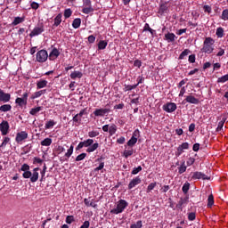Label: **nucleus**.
I'll return each instance as SVG.
<instances>
[{
  "label": "nucleus",
  "mask_w": 228,
  "mask_h": 228,
  "mask_svg": "<svg viewBox=\"0 0 228 228\" xmlns=\"http://www.w3.org/2000/svg\"><path fill=\"white\" fill-rule=\"evenodd\" d=\"M190 63H195V54H191L189 56Z\"/></svg>",
  "instance_id": "nucleus-64"
},
{
  "label": "nucleus",
  "mask_w": 228,
  "mask_h": 228,
  "mask_svg": "<svg viewBox=\"0 0 228 228\" xmlns=\"http://www.w3.org/2000/svg\"><path fill=\"white\" fill-rule=\"evenodd\" d=\"M24 140H28V133L26 131L17 133L15 142L17 143H22Z\"/></svg>",
  "instance_id": "nucleus-10"
},
{
  "label": "nucleus",
  "mask_w": 228,
  "mask_h": 228,
  "mask_svg": "<svg viewBox=\"0 0 228 228\" xmlns=\"http://www.w3.org/2000/svg\"><path fill=\"white\" fill-rule=\"evenodd\" d=\"M185 101H186V102H189L190 104H199V99H197L191 95L186 96Z\"/></svg>",
  "instance_id": "nucleus-23"
},
{
  "label": "nucleus",
  "mask_w": 228,
  "mask_h": 228,
  "mask_svg": "<svg viewBox=\"0 0 228 228\" xmlns=\"http://www.w3.org/2000/svg\"><path fill=\"white\" fill-rule=\"evenodd\" d=\"M226 81H228V74L217 79V83H226Z\"/></svg>",
  "instance_id": "nucleus-49"
},
{
  "label": "nucleus",
  "mask_w": 228,
  "mask_h": 228,
  "mask_svg": "<svg viewBox=\"0 0 228 228\" xmlns=\"http://www.w3.org/2000/svg\"><path fill=\"white\" fill-rule=\"evenodd\" d=\"M51 143H53V139H51V138H45V140H43L41 142V145L43 147H49L51 145Z\"/></svg>",
  "instance_id": "nucleus-32"
},
{
  "label": "nucleus",
  "mask_w": 228,
  "mask_h": 228,
  "mask_svg": "<svg viewBox=\"0 0 228 228\" xmlns=\"http://www.w3.org/2000/svg\"><path fill=\"white\" fill-rule=\"evenodd\" d=\"M84 204L87 207V208H94V209H96L97 208V204L95 202H94V200H90V199H85L84 200Z\"/></svg>",
  "instance_id": "nucleus-20"
},
{
  "label": "nucleus",
  "mask_w": 228,
  "mask_h": 228,
  "mask_svg": "<svg viewBox=\"0 0 228 228\" xmlns=\"http://www.w3.org/2000/svg\"><path fill=\"white\" fill-rule=\"evenodd\" d=\"M74 152V145H71L68 151L65 153L66 158H70Z\"/></svg>",
  "instance_id": "nucleus-44"
},
{
  "label": "nucleus",
  "mask_w": 228,
  "mask_h": 228,
  "mask_svg": "<svg viewBox=\"0 0 228 228\" xmlns=\"http://www.w3.org/2000/svg\"><path fill=\"white\" fill-rule=\"evenodd\" d=\"M39 111H42V107H36L29 110V115H37V113H39Z\"/></svg>",
  "instance_id": "nucleus-36"
},
{
  "label": "nucleus",
  "mask_w": 228,
  "mask_h": 228,
  "mask_svg": "<svg viewBox=\"0 0 228 228\" xmlns=\"http://www.w3.org/2000/svg\"><path fill=\"white\" fill-rule=\"evenodd\" d=\"M12 110V105L10 104H4L0 106V111H3L4 113H6V111Z\"/></svg>",
  "instance_id": "nucleus-31"
},
{
  "label": "nucleus",
  "mask_w": 228,
  "mask_h": 228,
  "mask_svg": "<svg viewBox=\"0 0 228 228\" xmlns=\"http://www.w3.org/2000/svg\"><path fill=\"white\" fill-rule=\"evenodd\" d=\"M221 19L223 20H228V9L223 11Z\"/></svg>",
  "instance_id": "nucleus-47"
},
{
  "label": "nucleus",
  "mask_w": 228,
  "mask_h": 228,
  "mask_svg": "<svg viewBox=\"0 0 228 228\" xmlns=\"http://www.w3.org/2000/svg\"><path fill=\"white\" fill-rule=\"evenodd\" d=\"M102 168H104V162H101L100 165H99V167H97L96 168H94V169L93 170V172H94V174H98V172H99L100 170H102Z\"/></svg>",
  "instance_id": "nucleus-46"
},
{
  "label": "nucleus",
  "mask_w": 228,
  "mask_h": 228,
  "mask_svg": "<svg viewBox=\"0 0 228 228\" xmlns=\"http://www.w3.org/2000/svg\"><path fill=\"white\" fill-rule=\"evenodd\" d=\"M110 113V109H96L94 111V117H104Z\"/></svg>",
  "instance_id": "nucleus-14"
},
{
  "label": "nucleus",
  "mask_w": 228,
  "mask_h": 228,
  "mask_svg": "<svg viewBox=\"0 0 228 228\" xmlns=\"http://www.w3.org/2000/svg\"><path fill=\"white\" fill-rule=\"evenodd\" d=\"M193 163H195V159L193 158H189L187 160V167H191V165H193Z\"/></svg>",
  "instance_id": "nucleus-60"
},
{
  "label": "nucleus",
  "mask_w": 228,
  "mask_h": 228,
  "mask_svg": "<svg viewBox=\"0 0 228 228\" xmlns=\"http://www.w3.org/2000/svg\"><path fill=\"white\" fill-rule=\"evenodd\" d=\"M162 108L167 113H174L177 110V105L174 102H167Z\"/></svg>",
  "instance_id": "nucleus-9"
},
{
  "label": "nucleus",
  "mask_w": 228,
  "mask_h": 228,
  "mask_svg": "<svg viewBox=\"0 0 228 228\" xmlns=\"http://www.w3.org/2000/svg\"><path fill=\"white\" fill-rule=\"evenodd\" d=\"M213 51H215V39H213V37H206L203 42L201 53H205V54H211Z\"/></svg>",
  "instance_id": "nucleus-3"
},
{
  "label": "nucleus",
  "mask_w": 228,
  "mask_h": 228,
  "mask_svg": "<svg viewBox=\"0 0 228 228\" xmlns=\"http://www.w3.org/2000/svg\"><path fill=\"white\" fill-rule=\"evenodd\" d=\"M63 17V14L59 13L55 18H54V23L53 26L58 27L60 24H61V18Z\"/></svg>",
  "instance_id": "nucleus-29"
},
{
  "label": "nucleus",
  "mask_w": 228,
  "mask_h": 228,
  "mask_svg": "<svg viewBox=\"0 0 228 228\" xmlns=\"http://www.w3.org/2000/svg\"><path fill=\"white\" fill-rule=\"evenodd\" d=\"M83 147H86V152H95L97 149H99V143L94 142V139H87L84 142H80L76 148V151H80V149H83Z\"/></svg>",
  "instance_id": "nucleus-2"
},
{
  "label": "nucleus",
  "mask_w": 228,
  "mask_h": 228,
  "mask_svg": "<svg viewBox=\"0 0 228 228\" xmlns=\"http://www.w3.org/2000/svg\"><path fill=\"white\" fill-rule=\"evenodd\" d=\"M38 170H40V167H35L31 173L28 164H23L20 167V171L23 172L22 177L24 179H30V183H37L38 181Z\"/></svg>",
  "instance_id": "nucleus-1"
},
{
  "label": "nucleus",
  "mask_w": 228,
  "mask_h": 228,
  "mask_svg": "<svg viewBox=\"0 0 228 228\" xmlns=\"http://www.w3.org/2000/svg\"><path fill=\"white\" fill-rule=\"evenodd\" d=\"M144 31H150L151 35H154V29L151 28V26H149V23H146L144 25Z\"/></svg>",
  "instance_id": "nucleus-55"
},
{
  "label": "nucleus",
  "mask_w": 228,
  "mask_h": 228,
  "mask_svg": "<svg viewBox=\"0 0 228 228\" xmlns=\"http://www.w3.org/2000/svg\"><path fill=\"white\" fill-rule=\"evenodd\" d=\"M216 35L218 38H222V37H224V28L222 27L217 28Z\"/></svg>",
  "instance_id": "nucleus-43"
},
{
  "label": "nucleus",
  "mask_w": 228,
  "mask_h": 228,
  "mask_svg": "<svg viewBox=\"0 0 228 228\" xmlns=\"http://www.w3.org/2000/svg\"><path fill=\"white\" fill-rule=\"evenodd\" d=\"M134 150L133 148H129L128 150H125L123 152L124 158L127 159L129 156H133Z\"/></svg>",
  "instance_id": "nucleus-28"
},
{
  "label": "nucleus",
  "mask_w": 228,
  "mask_h": 228,
  "mask_svg": "<svg viewBox=\"0 0 228 228\" xmlns=\"http://www.w3.org/2000/svg\"><path fill=\"white\" fill-rule=\"evenodd\" d=\"M183 193H188L190 190V183H185L182 188Z\"/></svg>",
  "instance_id": "nucleus-51"
},
{
  "label": "nucleus",
  "mask_w": 228,
  "mask_h": 228,
  "mask_svg": "<svg viewBox=\"0 0 228 228\" xmlns=\"http://www.w3.org/2000/svg\"><path fill=\"white\" fill-rule=\"evenodd\" d=\"M45 92H46V90L37 91L31 95L30 99H32V100L38 99V97H42V95H44V94H45Z\"/></svg>",
  "instance_id": "nucleus-25"
},
{
  "label": "nucleus",
  "mask_w": 228,
  "mask_h": 228,
  "mask_svg": "<svg viewBox=\"0 0 228 228\" xmlns=\"http://www.w3.org/2000/svg\"><path fill=\"white\" fill-rule=\"evenodd\" d=\"M54 126H56V122L51 119L45 123V129H52V127H54Z\"/></svg>",
  "instance_id": "nucleus-33"
},
{
  "label": "nucleus",
  "mask_w": 228,
  "mask_h": 228,
  "mask_svg": "<svg viewBox=\"0 0 228 228\" xmlns=\"http://www.w3.org/2000/svg\"><path fill=\"white\" fill-rule=\"evenodd\" d=\"M12 95L0 89V102H10Z\"/></svg>",
  "instance_id": "nucleus-13"
},
{
  "label": "nucleus",
  "mask_w": 228,
  "mask_h": 228,
  "mask_svg": "<svg viewBox=\"0 0 228 228\" xmlns=\"http://www.w3.org/2000/svg\"><path fill=\"white\" fill-rule=\"evenodd\" d=\"M71 15H72V10L66 9L64 11V17H65V19H69V17H71Z\"/></svg>",
  "instance_id": "nucleus-50"
},
{
  "label": "nucleus",
  "mask_w": 228,
  "mask_h": 228,
  "mask_svg": "<svg viewBox=\"0 0 228 228\" xmlns=\"http://www.w3.org/2000/svg\"><path fill=\"white\" fill-rule=\"evenodd\" d=\"M26 20L24 16L22 17H15L13 21L12 22V26H19V24H22Z\"/></svg>",
  "instance_id": "nucleus-21"
},
{
  "label": "nucleus",
  "mask_w": 228,
  "mask_h": 228,
  "mask_svg": "<svg viewBox=\"0 0 228 228\" xmlns=\"http://www.w3.org/2000/svg\"><path fill=\"white\" fill-rule=\"evenodd\" d=\"M60 56V51L58 48H53L52 52L50 53L49 59L50 60H56Z\"/></svg>",
  "instance_id": "nucleus-22"
},
{
  "label": "nucleus",
  "mask_w": 228,
  "mask_h": 228,
  "mask_svg": "<svg viewBox=\"0 0 228 228\" xmlns=\"http://www.w3.org/2000/svg\"><path fill=\"white\" fill-rule=\"evenodd\" d=\"M139 172H142V166H139L138 167H134L132 170V175H136V174H138Z\"/></svg>",
  "instance_id": "nucleus-54"
},
{
  "label": "nucleus",
  "mask_w": 228,
  "mask_h": 228,
  "mask_svg": "<svg viewBox=\"0 0 228 228\" xmlns=\"http://www.w3.org/2000/svg\"><path fill=\"white\" fill-rule=\"evenodd\" d=\"M115 133H117V126L115 124H113L110 126H109L110 136H113V134H115Z\"/></svg>",
  "instance_id": "nucleus-35"
},
{
  "label": "nucleus",
  "mask_w": 228,
  "mask_h": 228,
  "mask_svg": "<svg viewBox=\"0 0 228 228\" xmlns=\"http://www.w3.org/2000/svg\"><path fill=\"white\" fill-rule=\"evenodd\" d=\"M183 204H188V199H181L178 202V206H183Z\"/></svg>",
  "instance_id": "nucleus-63"
},
{
  "label": "nucleus",
  "mask_w": 228,
  "mask_h": 228,
  "mask_svg": "<svg viewBox=\"0 0 228 228\" xmlns=\"http://www.w3.org/2000/svg\"><path fill=\"white\" fill-rule=\"evenodd\" d=\"M215 204V199L213 197V194H210L208 199V207L211 208Z\"/></svg>",
  "instance_id": "nucleus-40"
},
{
  "label": "nucleus",
  "mask_w": 228,
  "mask_h": 228,
  "mask_svg": "<svg viewBox=\"0 0 228 228\" xmlns=\"http://www.w3.org/2000/svg\"><path fill=\"white\" fill-rule=\"evenodd\" d=\"M74 222V216H68L66 217V224H72Z\"/></svg>",
  "instance_id": "nucleus-58"
},
{
  "label": "nucleus",
  "mask_w": 228,
  "mask_h": 228,
  "mask_svg": "<svg viewBox=\"0 0 228 228\" xmlns=\"http://www.w3.org/2000/svg\"><path fill=\"white\" fill-rule=\"evenodd\" d=\"M83 115H87L86 109H84L80 110V112L73 117V122L75 124H81V118H83Z\"/></svg>",
  "instance_id": "nucleus-12"
},
{
  "label": "nucleus",
  "mask_w": 228,
  "mask_h": 228,
  "mask_svg": "<svg viewBox=\"0 0 228 228\" xmlns=\"http://www.w3.org/2000/svg\"><path fill=\"white\" fill-rule=\"evenodd\" d=\"M87 40L89 42V44H94L95 42V36L91 35L87 37Z\"/></svg>",
  "instance_id": "nucleus-62"
},
{
  "label": "nucleus",
  "mask_w": 228,
  "mask_h": 228,
  "mask_svg": "<svg viewBox=\"0 0 228 228\" xmlns=\"http://www.w3.org/2000/svg\"><path fill=\"white\" fill-rule=\"evenodd\" d=\"M203 10H204V12H205L206 13H211V12H212V8H211V6H209V5H204V6H203Z\"/></svg>",
  "instance_id": "nucleus-57"
},
{
  "label": "nucleus",
  "mask_w": 228,
  "mask_h": 228,
  "mask_svg": "<svg viewBox=\"0 0 228 228\" xmlns=\"http://www.w3.org/2000/svg\"><path fill=\"white\" fill-rule=\"evenodd\" d=\"M156 186H157L156 183H150L146 189L147 193H150V191H152V190H154Z\"/></svg>",
  "instance_id": "nucleus-45"
},
{
  "label": "nucleus",
  "mask_w": 228,
  "mask_h": 228,
  "mask_svg": "<svg viewBox=\"0 0 228 228\" xmlns=\"http://www.w3.org/2000/svg\"><path fill=\"white\" fill-rule=\"evenodd\" d=\"M136 142H138V139L131 137L127 142L128 147H134V145H136Z\"/></svg>",
  "instance_id": "nucleus-41"
},
{
  "label": "nucleus",
  "mask_w": 228,
  "mask_h": 228,
  "mask_svg": "<svg viewBox=\"0 0 228 228\" xmlns=\"http://www.w3.org/2000/svg\"><path fill=\"white\" fill-rule=\"evenodd\" d=\"M190 54V50L189 49H185L179 56L180 60H183L184 56H188Z\"/></svg>",
  "instance_id": "nucleus-48"
},
{
  "label": "nucleus",
  "mask_w": 228,
  "mask_h": 228,
  "mask_svg": "<svg viewBox=\"0 0 228 228\" xmlns=\"http://www.w3.org/2000/svg\"><path fill=\"white\" fill-rule=\"evenodd\" d=\"M107 46H108V41L101 40L98 43L99 51H102V50L106 49Z\"/></svg>",
  "instance_id": "nucleus-30"
},
{
  "label": "nucleus",
  "mask_w": 228,
  "mask_h": 228,
  "mask_svg": "<svg viewBox=\"0 0 228 228\" xmlns=\"http://www.w3.org/2000/svg\"><path fill=\"white\" fill-rule=\"evenodd\" d=\"M15 102L18 106H26L28 104V93H24L22 98H16Z\"/></svg>",
  "instance_id": "nucleus-11"
},
{
  "label": "nucleus",
  "mask_w": 228,
  "mask_h": 228,
  "mask_svg": "<svg viewBox=\"0 0 228 228\" xmlns=\"http://www.w3.org/2000/svg\"><path fill=\"white\" fill-rule=\"evenodd\" d=\"M47 80L40 79L37 82V87L38 89L45 88L47 86Z\"/></svg>",
  "instance_id": "nucleus-26"
},
{
  "label": "nucleus",
  "mask_w": 228,
  "mask_h": 228,
  "mask_svg": "<svg viewBox=\"0 0 228 228\" xmlns=\"http://www.w3.org/2000/svg\"><path fill=\"white\" fill-rule=\"evenodd\" d=\"M137 86H138V84L134 85V86L125 85L124 92H129L131 90H135V88H137Z\"/></svg>",
  "instance_id": "nucleus-37"
},
{
  "label": "nucleus",
  "mask_w": 228,
  "mask_h": 228,
  "mask_svg": "<svg viewBox=\"0 0 228 228\" xmlns=\"http://www.w3.org/2000/svg\"><path fill=\"white\" fill-rule=\"evenodd\" d=\"M190 148V144L188 142H183L178 148L175 152V156H181L183 151H186Z\"/></svg>",
  "instance_id": "nucleus-15"
},
{
  "label": "nucleus",
  "mask_w": 228,
  "mask_h": 228,
  "mask_svg": "<svg viewBox=\"0 0 228 228\" xmlns=\"http://www.w3.org/2000/svg\"><path fill=\"white\" fill-rule=\"evenodd\" d=\"M8 143H10V137H4L3 142L0 145V149H4Z\"/></svg>",
  "instance_id": "nucleus-39"
},
{
  "label": "nucleus",
  "mask_w": 228,
  "mask_h": 228,
  "mask_svg": "<svg viewBox=\"0 0 228 228\" xmlns=\"http://www.w3.org/2000/svg\"><path fill=\"white\" fill-rule=\"evenodd\" d=\"M192 179L194 180L203 179V181H206V180H208L209 177L206 174L197 171L193 173Z\"/></svg>",
  "instance_id": "nucleus-17"
},
{
  "label": "nucleus",
  "mask_w": 228,
  "mask_h": 228,
  "mask_svg": "<svg viewBox=\"0 0 228 228\" xmlns=\"http://www.w3.org/2000/svg\"><path fill=\"white\" fill-rule=\"evenodd\" d=\"M72 79H81L83 77V73L81 71H73L70 74Z\"/></svg>",
  "instance_id": "nucleus-24"
},
{
  "label": "nucleus",
  "mask_w": 228,
  "mask_h": 228,
  "mask_svg": "<svg viewBox=\"0 0 228 228\" xmlns=\"http://www.w3.org/2000/svg\"><path fill=\"white\" fill-rule=\"evenodd\" d=\"M86 158V153H81L78 156H77L75 161H83Z\"/></svg>",
  "instance_id": "nucleus-52"
},
{
  "label": "nucleus",
  "mask_w": 228,
  "mask_h": 228,
  "mask_svg": "<svg viewBox=\"0 0 228 228\" xmlns=\"http://www.w3.org/2000/svg\"><path fill=\"white\" fill-rule=\"evenodd\" d=\"M195 218H196L195 213L191 212L188 215V220H190L191 222H193Z\"/></svg>",
  "instance_id": "nucleus-59"
},
{
  "label": "nucleus",
  "mask_w": 228,
  "mask_h": 228,
  "mask_svg": "<svg viewBox=\"0 0 228 228\" xmlns=\"http://www.w3.org/2000/svg\"><path fill=\"white\" fill-rule=\"evenodd\" d=\"M129 206V203L126 201V200H119L114 208L110 210L111 215H120V213H124L126 208Z\"/></svg>",
  "instance_id": "nucleus-4"
},
{
  "label": "nucleus",
  "mask_w": 228,
  "mask_h": 228,
  "mask_svg": "<svg viewBox=\"0 0 228 228\" xmlns=\"http://www.w3.org/2000/svg\"><path fill=\"white\" fill-rule=\"evenodd\" d=\"M184 172H186V164L183 162L182 165L178 167V173L184 174Z\"/></svg>",
  "instance_id": "nucleus-42"
},
{
  "label": "nucleus",
  "mask_w": 228,
  "mask_h": 228,
  "mask_svg": "<svg viewBox=\"0 0 228 228\" xmlns=\"http://www.w3.org/2000/svg\"><path fill=\"white\" fill-rule=\"evenodd\" d=\"M0 131L3 136H6L10 133V123L6 120H3L0 124Z\"/></svg>",
  "instance_id": "nucleus-8"
},
{
  "label": "nucleus",
  "mask_w": 228,
  "mask_h": 228,
  "mask_svg": "<svg viewBox=\"0 0 228 228\" xmlns=\"http://www.w3.org/2000/svg\"><path fill=\"white\" fill-rule=\"evenodd\" d=\"M95 136H99V132L97 131H91L88 133L89 138H95Z\"/></svg>",
  "instance_id": "nucleus-53"
},
{
  "label": "nucleus",
  "mask_w": 228,
  "mask_h": 228,
  "mask_svg": "<svg viewBox=\"0 0 228 228\" xmlns=\"http://www.w3.org/2000/svg\"><path fill=\"white\" fill-rule=\"evenodd\" d=\"M83 6L82 13L88 15V13H92L94 12V8L92 7V1L90 0H83Z\"/></svg>",
  "instance_id": "nucleus-6"
},
{
  "label": "nucleus",
  "mask_w": 228,
  "mask_h": 228,
  "mask_svg": "<svg viewBox=\"0 0 228 228\" xmlns=\"http://www.w3.org/2000/svg\"><path fill=\"white\" fill-rule=\"evenodd\" d=\"M72 26L74 29H77V28L81 26V19L79 18L75 19L72 22Z\"/></svg>",
  "instance_id": "nucleus-34"
},
{
  "label": "nucleus",
  "mask_w": 228,
  "mask_h": 228,
  "mask_svg": "<svg viewBox=\"0 0 228 228\" xmlns=\"http://www.w3.org/2000/svg\"><path fill=\"white\" fill-rule=\"evenodd\" d=\"M175 38H177V37H175V34L174 33L168 32L167 34L165 35V40H167L168 44L172 42H175Z\"/></svg>",
  "instance_id": "nucleus-18"
},
{
  "label": "nucleus",
  "mask_w": 228,
  "mask_h": 228,
  "mask_svg": "<svg viewBox=\"0 0 228 228\" xmlns=\"http://www.w3.org/2000/svg\"><path fill=\"white\" fill-rule=\"evenodd\" d=\"M168 12V5L167 4H161L159 9V13H167Z\"/></svg>",
  "instance_id": "nucleus-27"
},
{
  "label": "nucleus",
  "mask_w": 228,
  "mask_h": 228,
  "mask_svg": "<svg viewBox=\"0 0 228 228\" xmlns=\"http://www.w3.org/2000/svg\"><path fill=\"white\" fill-rule=\"evenodd\" d=\"M44 33V23H39L37 26L34 28V29L29 34V37H38V35H42Z\"/></svg>",
  "instance_id": "nucleus-7"
},
{
  "label": "nucleus",
  "mask_w": 228,
  "mask_h": 228,
  "mask_svg": "<svg viewBox=\"0 0 228 228\" xmlns=\"http://www.w3.org/2000/svg\"><path fill=\"white\" fill-rule=\"evenodd\" d=\"M142 183V178L140 176L134 177L132 181H130L128 184V190H133V188L138 186Z\"/></svg>",
  "instance_id": "nucleus-16"
},
{
  "label": "nucleus",
  "mask_w": 228,
  "mask_h": 228,
  "mask_svg": "<svg viewBox=\"0 0 228 228\" xmlns=\"http://www.w3.org/2000/svg\"><path fill=\"white\" fill-rule=\"evenodd\" d=\"M47 58H49V53H47L45 50H40L36 54V61H38V63H45Z\"/></svg>",
  "instance_id": "nucleus-5"
},
{
  "label": "nucleus",
  "mask_w": 228,
  "mask_h": 228,
  "mask_svg": "<svg viewBox=\"0 0 228 228\" xmlns=\"http://www.w3.org/2000/svg\"><path fill=\"white\" fill-rule=\"evenodd\" d=\"M143 227V223L142 221H137L130 225V228H142Z\"/></svg>",
  "instance_id": "nucleus-38"
},
{
  "label": "nucleus",
  "mask_w": 228,
  "mask_h": 228,
  "mask_svg": "<svg viewBox=\"0 0 228 228\" xmlns=\"http://www.w3.org/2000/svg\"><path fill=\"white\" fill-rule=\"evenodd\" d=\"M117 142L119 143L120 145L126 143V137L121 136L117 140Z\"/></svg>",
  "instance_id": "nucleus-61"
},
{
  "label": "nucleus",
  "mask_w": 228,
  "mask_h": 228,
  "mask_svg": "<svg viewBox=\"0 0 228 228\" xmlns=\"http://www.w3.org/2000/svg\"><path fill=\"white\" fill-rule=\"evenodd\" d=\"M225 122H227V117L223 116L216 127L217 133L224 129V124H225Z\"/></svg>",
  "instance_id": "nucleus-19"
},
{
  "label": "nucleus",
  "mask_w": 228,
  "mask_h": 228,
  "mask_svg": "<svg viewBox=\"0 0 228 228\" xmlns=\"http://www.w3.org/2000/svg\"><path fill=\"white\" fill-rule=\"evenodd\" d=\"M132 138H135V140H138L140 138V130L136 129L134 131Z\"/></svg>",
  "instance_id": "nucleus-56"
}]
</instances>
